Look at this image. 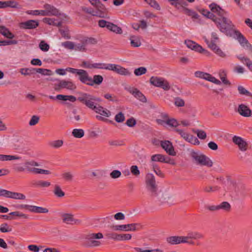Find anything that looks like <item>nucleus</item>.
Returning a JSON list of instances; mask_svg holds the SVG:
<instances>
[{
	"label": "nucleus",
	"instance_id": "obj_1",
	"mask_svg": "<svg viewBox=\"0 0 252 252\" xmlns=\"http://www.w3.org/2000/svg\"><path fill=\"white\" fill-rule=\"evenodd\" d=\"M209 8L211 11H204L203 14L212 19L221 32L228 34L233 28L234 25L228 18V12L215 3L210 4Z\"/></svg>",
	"mask_w": 252,
	"mask_h": 252
},
{
	"label": "nucleus",
	"instance_id": "obj_2",
	"mask_svg": "<svg viewBox=\"0 0 252 252\" xmlns=\"http://www.w3.org/2000/svg\"><path fill=\"white\" fill-rule=\"evenodd\" d=\"M93 66L94 68L113 71L121 75L130 76L131 75V72L127 69L117 64L95 63H94Z\"/></svg>",
	"mask_w": 252,
	"mask_h": 252
},
{
	"label": "nucleus",
	"instance_id": "obj_3",
	"mask_svg": "<svg viewBox=\"0 0 252 252\" xmlns=\"http://www.w3.org/2000/svg\"><path fill=\"white\" fill-rule=\"evenodd\" d=\"M189 155L193 162L197 164L209 167L213 166V161L198 151L191 150Z\"/></svg>",
	"mask_w": 252,
	"mask_h": 252
},
{
	"label": "nucleus",
	"instance_id": "obj_4",
	"mask_svg": "<svg viewBox=\"0 0 252 252\" xmlns=\"http://www.w3.org/2000/svg\"><path fill=\"white\" fill-rule=\"evenodd\" d=\"M77 99L92 110H94L97 105L98 104L96 102L101 101L99 98L87 93L80 94Z\"/></svg>",
	"mask_w": 252,
	"mask_h": 252
},
{
	"label": "nucleus",
	"instance_id": "obj_5",
	"mask_svg": "<svg viewBox=\"0 0 252 252\" xmlns=\"http://www.w3.org/2000/svg\"><path fill=\"white\" fill-rule=\"evenodd\" d=\"M219 39L218 34L213 32L211 33V41L209 40L207 38H204V41L207 44L208 47L210 48L214 53L221 57H225V54L220 48V47L215 43Z\"/></svg>",
	"mask_w": 252,
	"mask_h": 252
},
{
	"label": "nucleus",
	"instance_id": "obj_6",
	"mask_svg": "<svg viewBox=\"0 0 252 252\" xmlns=\"http://www.w3.org/2000/svg\"><path fill=\"white\" fill-rule=\"evenodd\" d=\"M145 182L147 190L152 195H156L158 191V187L154 174L151 173H147L145 176Z\"/></svg>",
	"mask_w": 252,
	"mask_h": 252
},
{
	"label": "nucleus",
	"instance_id": "obj_7",
	"mask_svg": "<svg viewBox=\"0 0 252 252\" xmlns=\"http://www.w3.org/2000/svg\"><path fill=\"white\" fill-rule=\"evenodd\" d=\"M149 81L151 85L156 87L161 88L165 91H168L170 88L169 82L162 77L152 76Z\"/></svg>",
	"mask_w": 252,
	"mask_h": 252
},
{
	"label": "nucleus",
	"instance_id": "obj_8",
	"mask_svg": "<svg viewBox=\"0 0 252 252\" xmlns=\"http://www.w3.org/2000/svg\"><path fill=\"white\" fill-rule=\"evenodd\" d=\"M175 131L178 133L181 137L187 142L195 145H198L200 142L198 139L190 134L188 131L183 129L176 128Z\"/></svg>",
	"mask_w": 252,
	"mask_h": 252
},
{
	"label": "nucleus",
	"instance_id": "obj_9",
	"mask_svg": "<svg viewBox=\"0 0 252 252\" xmlns=\"http://www.w3.org/2000/svg\"><path fill=\"white\" fill-rule=\"evenodd\" d=\"M103 238L102 233L98 232L97 233H90L86 237V242L90 247H97L100 245L99 241L97 239H100Z\"/></svg>",
	"mask_w": 252,
	"mask_h": 252
},
{
	"label": "nucleus",
	"instance_id": "obj_10",
	"mask_svg": "<svg viewBox=\"0 0 252 252\" xmlns=\"http://www.w3.org/2000/svg\"><path fill=\"white\" fill-rule=\"evenodd\" d=\"M139 226L140 225L138 223H131L112 225L110 228L113 231H135Z\"/></svg>",
	"mask_w": 252,
	"mask_h": 252
},
{
	"label": "nucleus",
	"instance_id": "obj_11",
	"mask_svg": "<svg viewBox=\"0 0 252 252\" xmlns=\"http://www.w3.org/2000/svg\"><path fill=\"white\" fill-rule=\"evenodd\" d=\"M185 44L188 48L195 52H198L199 53H204L206 55L209 54V52L207 50L192 40H186L185 41Z\"/></svg>",
	"mask_w": 252,
	"mask_h": 252
},
{
	"label": "nucleus",
	"instance_id": "obj_12",
	"mask_svg": "<svg viewBox=\"0 0 252 252\" xmlns=\"http://www.w3.org/2000/svg\"><path fill=\"white\" fill-rule=\"evenodd\" d=\"M94 111L99 115L96 116V118L99 121H104V117L108 118L111 115V113L108 109L99 104H97Z\"/></svg>",
	"mask_w": 252,
	"mask_h": 252
},
{
	"label": "nucleus",
	"instance_id": "obj_13",
	"mask_svg": "<svg viewBox=\"0 0 252 252\" xmlns=\"http://www.w3.org/2000/svg\"><path fill=\"white\" fill-rule=\"evenodd\" d=\"M204 237L203 234L197 231L189 230L187 232V235L185 236L186 238V243L189 244H193L194 242L192 240H198L202 239Z\"/></svg>",
	"mask_w": 252,
	"mask_h": 252
},
{
	"label": "nucleus",
	"instance_id": "obj_14",
	"mask_svg": "<svg viewBox=\"0 0 252 252\" xmlns=\"http://www.w3.org/2000/svg\"><path fill=\"white\" fill-rule=\"evenodd\" d=\"M154 196H157L158 200L162 203L172 204L174 202V199L172 195L167 192H157Z\"/></svg>",
	"mask_w": 252,
	"mask_h": 252
},
{
	"label": "nucleus",
	"instance_id": "obj_15",
	"mask_svg": "<svg viewBox=\"0 0 252 252\" xmlns=\"http://www.w3.org/2000/svg\"><path fill=\"white\" fill-rule=\"evenodd\" d=\"M154 196H157L158 200L162 203L172 204L174 202V199L172 195L167 192H157Z\"/></svg>",
	"mask_w": 252,
	"mask_h": 252
},
{
	"label": "nucleus",
	"instance_id": "obj_16",
	"mask_svg": "<svg viewBox=\"0 0 252 252\" xmlns=\"http://www.w3.org/2000/svg\"><path fill=\"white\" fill-rule=\"evenodd\" d=\"M195 76L196 77L205 79L216 85H219L221 84V82L219 80L207 73L202 71H196L195 72Z\"/></svg>",
	"mask_w": 252,
	"mask_h": 252
},
{
	"label": "nucleus",
	"instance_id": "obj_17",
	"mask_svg": "<svg viewBox=\"0 0 252 252\" xmlns=\"http://www.w3.org/2000/svg\"><path fill=\"white\" fill-rule=\"evenodd\" d=\"M160 145L168 155L172 156H176V153L170 141L168 140L161 141L160 142Z\"/></svg>",
	"mask_w": 252,
	"mask_h": 252
},
{
	"label": "nucleus",
	"instance_id": "obj_18",
	"mask_svg": "<svg viewBox=\"0 0 252 252\" xmlns=\"http://www.w3.org/2000/svg\"><path fill=\"white\" fill-rule=\"evenodd\" d=\"M236 39L244 48L250 49L252 52V47L246 38L239 32H236Z\"/></svg>",
	"mask_w": 252,
	"mask_h": 252
},
{
	"label": "nucleus",
	"instance_id": "obj_19",
	"mask_svg": "<svg viewBox=\"0 0 252 252\" xmlns=\"http://www.w3.org/2000/svg\"><path fill=\"white\" fill-rule=\"evenodd\" d=\"M232 141L238 146L241 151L245 152L247 150V143L242 137L234 136L232 138Z\"/></svg>",
	"mask_w": 252,
	"mask_h": 252
},
{
	"label": "nucleus",
	"instance_id": "obj_20",
	"mask_svg": "<svg viewBox=\"0 0 252 252\" xmlns=\"http://www.w3.org/2000/svg\"><path fill=\"white\" fill-rule=\"evenodd\" d=\"M186 238L185 236H174L167 238V242L171 245H177L181 243H186Z\"/></svg>",
	"mask_w": 252,
	"mask_h": 252
},
{
	"label": "nucleus",
	"instance_id": "obj_21",
	"mask_svg": "<svg viewBox=\"0 0 252 252\" xmlns=\"http://www.w3.org/2000/svg\"><path fill=\"white\" fill-rule=\"evenodd\" d=\"M237 112L241 116L244 117H249L252 115V111L251 109L244 104H241L238 106Z\"/></svg>",
	"mask_w": 252,
	"mask_h": 252
},
{
	"label": "nucleus",
	"instance_id": "obj_22",
	"mask_svg": "<svg viewBox=\"0 0 252 252\" xmlns=\"http://www.w3.org/2000/svg\"><path fill=\"white\" fill-rule=\"evenodd\" d=\"M63 221L68 224H75L79 222L73 218V215L70 213H63L61 215Z\"/></svg>",
	"mask_w": 252,
	"mask_h": 252
},
{
	"label": "nucleus",
	"instance_id": "obj_23",
	"mask_svg": "<svg viewBox=\"0 0 252 252\" xmlns=\"http://www.w3.org/2000/svg\"><path fill=\"white\" fill-rule=\"evenodd\" d=\"M128 92L131 94L135 97L140 101L145 102L147 99L144 94L137 89L135 88H129L128 89Z\"/></svg>",
	"mask_w": 252,
	"mask_h": 252
},
{
	"label": "nucleus",
	"instance_id": "obj_24",
	"mask_svg": "<svg viewBox=\"0 0 252 252\" xmlns=\"http://www.w3.org/2000/svg\"><path fill=\"white\" fill-rule=\"evenodd\" d=\"M38 25V21L35 20H30L21 23V27L26 29H35Z\"/></svg>",
	"mask_w": 252,
	"mask_h": 252
},
{
	"label": "nucleus",
	"instance_id": "obj_25",
	"mask_svg": "<svg viewBox=\"0 0 252 252\" xmlns=\"http://www.w3.org/2000/svg\"><path fill=\"white\" fill-rule=\"evenodd\" d=\"M43 7L46 16L57 15L59 14L58 10L51 5L46 4Z\"/></svg>",
	"mask_w": 252,
	"mask_h": 252
},
{
	"label": "nucleus",
	"instance_id": "obj_26",
	"mask_svg": "<svg viewBox=\"0 0 252 252\" xmlns=\"http://www.w3.org/2000/svg\"><path fill=\"white\" fill-rule=\"evenodd\" d=\"M78 75L79 76V80L81 82L89 85V83L91 81V77L89 76L86 70L80 69Z\"/></svg>",
	"mask_w": 252,
	"mask_h": 252
},
{
	"label": "nucleus",
	"instance_id": "obj_27",
	"mask_svg": "<svg viewBox=\"0 0 252 252\" xmlns=\"http://www.w3.org/2000/svg\"><path fill=\"white\" fill-rule=\"evenodd\" d=\"M56 99L61 101H69L74 102L76 101L77 98L73 95L58 94L56 96Z\"/></svg>",
	"mask_w": 252,
	"mask_h": 252
},
{
	"label": "nucleus",
	"instance_id": "obj_28",
	"mask_svg": "<svg viewBox=\"0 0 252 252\" xmlns=\"http://www.w3.org/2000/svg\"><path fill=\"white\" fill-rule=\"evenodd\" d=\"M7 198L18 200H24L26 199V196L21 193L8 191Z\"/></svg>",
	"mask_w": 252,
	"mask_h": 252
},
{
	"label": "nucleus",
	"instance_id": "obj_29",
	"mask_svg": "<svg viewBox=\"0 0 252 252\" xmlns=\"http://www.w3.org/2000/svg\"><path fill=\"white\" fill-rule=\"evenodd\" d=\"M29 208H30V212L34 213H47L49 211L46 208L33 205H31V207H29Z\"/></svg>",
	"mask_w": 252,
	"mask_h": 252
},
{
	"label": "nucleus",
	"instance_id": "obj_30",
	"mask_svg": "<svg viewBox=\"0 0 252 252\" xmlns=\"http://www.w3.org/2000/svg\"><path fill=\"white\" fill-rule=\"evenodd\" d=\"M22 158L16 155H5L0 154V161H10L12 160H20Z\"/></svg>",
	"mask_w": 252,
	"mask_h": 252
},
{
	"label": "nucleus",
	"instance_id": "obj_31",
	"mask_svg": "<svg viewBox=\"0 0 252 252\" xmlns=\"http://www.w3.org/2000/svg\"><path fill=\"white\" fill-rule=\"evenodd\" d=\"M63 88L70 91H73L76 89V85L71 80H63Z\"/></svg>",
	"mask_w": 252,
	"mask_h": 252
},
{
	"label": "nucleus",
	"instance_id": "obj_32",
	"mask_svg": "<svg viewBox=\"0 0 252 252\" xmlns=\"http://www.w3.org/2000/svg\"><path fill=\"white\" fill-rule=\"evenodd\" d=\"M0 33L7 38L12 39L14 35L4 26H0Z\"/></svg>",
	"mask_w": 252,
	"mask_h": 252
},
{
	"label": "nucleus",
	"instance_id": "obj_33",
	"mask_svg": "<svg viewBox=\"0 0 252 252\" xmlns=\"http://www.w3.org/2000/svg\"><path fill=\"white\" fill-rule=\"evenodd\" d=\"M24 165L26 168V170L31 172V170H32L33 167L36 166H40V164L38 162L34 161V160H31L29 161H27L24 163Z\"/></svg>",
	"mask_w": 252,
	"mask_h": 252
},
{
	"label": "nucleus",
	"instance_id": "obj_34",
	"mask_svg": "<svg viewBox=\"0 0 252 252\" xmlns=\"http://www.w3.org/2000/svg\"><path fill=\"white\" fill-rule=\"evenodd\" d=\"M103 78L100 75H95L94 76L93 79L91 78L90 82L89 83V86H93L94 84L100 85L102 83Z\"/></svg>",
	"mask_w": 252,
	"mask_h": 252
},
{
	"label": "nucleus",
	"instance_id": "obj_35",
	"mask_svg": "<svg viewBox=\"0 0 252 252\" xmlns=\"http://www.w3.org/2000/svg\"><path fill=\"white\" fill-rule=\"evenodd\" d=\"M129 40L131 45L134 47H138L141 44L140 38L138 36H131L129 38Z\"/></svg>",
	"mask_w": 252,
	"mask_h": 252
},
{
	"label": "nucleus",
	"instance_id": "obj_36",
	"mask_svg": "<svg viewBox=\"0 0 252 252\" xmlns=\"http://www.w3.org/2000/svg\"><path fill=\"white\" fill-rule=\"evenodd\" d=\"M43 22L51 26H60L61 25L60 21L54 18H44Z\"/></svg>",
	"mask_w": 252,
	"mask_h": 252
},
{
	"label": "nucleus",
	"instance_id": "obj_37",
	"mask_svg": "<svg viewBox=\"0 0 252 252\" xmlns=\"http://www.w3.org/2000/svg\"><path fill=\"white\" fill-rule=\"evenodd\" d=\"M51 185V183L49 181L44 180H37L34 183V186L36 187L40 188H48Z\"/></svg>",
	"mask_w": 252,
	"mask_h": 252
},
{
	"label": "nucleus",
	"instance_id": "obj_38",
	"mask_svg": "<svg viewBox=\"0 0 252 252\" xmlns=\"http://www.w3.org/2000/svg\"><path fill=\"white\" fill-rule=\"evenodd\" d=\"M182 11H183L185 14L191 17L193 19H198L199 18L198 14L191 9L187 8H183Z\"/></svg>",
	"mask_w": 252,
	"mask_h": 252
},
{
	"label": "nucleus",
	"instance_id": "obj_39",
	"mask_svg": "<svg viewBox=\"0 0 252 252\" xmlns=\"http://www.w3.org/2000/svg\"><path fill=\"white\" fill-rule=\"evenodd\" d=\"M27 14L33 15V16H46V13L44 12V10H30L26 11Z\"/></svg>",
	"mask_w": 252,
	"mask_h": 252
},
{
	"label": "nucleus",
	"instance_id": "obj_40",
	"mask_svg": "<svg viewBox=\"0 0 252 252\" xmlns=\"http://www.w3.org/2000/svg\"><path fill=\"white\" fill-rule=\"evenodd\" d=\"M165 156L161 154H155L151 156V160L153 162H163L165 161Z\"/></svg>",
	"mask_w": 252,
	"mask_h": 252
},
{
	"label": "nucleus",
	"instance_id": "obj_41",
	"mask_svg": "<svg viewBox=\"0 0 252 252\" xmlns=\"http://www.w3.org/2000/svg\"><path fill=\"white\" fill-rule=\"evenodd\" d=\"M84 131L81 128H75L72 130V135L76 138H81L84 136Z\"/></svg>",
	"mask_w": 252,
	"mask_h": 252
},
{
	"label": "nucleus",
	"instance_id": "obj_42",
	"mask_svg": "<svg viewBox=\"0 0 252 252\" xmlns=\"http://www.w3.org/2000/svg\"><path fill=\"white\" fill-rule=\"evenodd\" d=\"M53 192L58 197H62L64 196V192L62 190L60 186L56 185L54 187Z\"/></svg>",
	"mask_w": 252,
	"mask_h": 252
},
{
	"label": "nucleus",
	"instance_id": "obj_43",
	"mask_svg": "<svg viewBox=\"0 0 252 252\" xmlns=\"http://www.w3.org/2000/svg\"><path fill=\"white\" fill-rule=\"evenodd\" d=\"M35 68H22L20 69V72L23 75H30L34 73Z\"/></svg>",
	"mask_w": 252,
	"mask_h": 252
},
{
	"label": "nucleus",
	"instance_id": "obj_44",
	"mask_svg": "<svg viewBox=\"0 0 252 252\" xmlns=\"http://www.w3.org/2000/svg\"><path fill=\"white\" fill-rule=\"evenodd\" d=\"M108 30L117 33L121 34L122 33V29L113 23H110L109 26H108Z\"/></svg>",
	"mask_w": 252,
	"mask_h": 252
},
{
	"label": "nucleus",
	"instance_id": "obj_45",
	"mask_svg": "<svg viewBox=\"0 0 252 252\" xmlns=\"http://www.w3.org/2000/svg\"><path fill=\"white\" fill-rule=\"evenodd\" d=\"M63 144V140H56L51 141L49 145L50 146L55 149H58L61 148Z\"/></svg>",
	"mask_w": 252,
	"mask_h": 252
},
{
	"label": "nucleus",
	"instance_id": "obj_46",
	"mask_svg": "<svg viewBox=\"0 0 252 252\" xmlns=\"http://www.w3.org/2000/svg\"><path fill=\"white\" fill-rule=\"evenodd\" d=\"M106 236L108 239L119 241L120 234L113 232H107L106 234Z\"/></svg>",
	"mask_w": 252,
	"mask_h": 252
},
{
	"label": "nucleus",
	"instance_id": "obj_47",
	"mask_svg": "<svg viewBox=\"0 0 252 252\" xmlns=\"http://www.w3.org/2000/svg\"><path fill=\"white\" fill-rule=\"evenodd\" d=\"M134 250L136 252H163V251L159 249H144L141 248H134Z\"/></svg>",
	"mask_w": 252,
	"mask_h": 252
},
{
	"label": "nucleus",
	"instance_id": "obj_48",
	"mask_svg": "<svg viewBox=\"0 0 252 252\" xmlns=\"http://www.w3.org/2000/svg\"><path fill=\"white\" fill-rule=\"evenodd\" d=\"M5 8L10 7L13 8H19V3L14 0H7L5 1Z\"/></svg>",
	"mask_w": 252,
	"mask_h": 252
},
{
	"label": "nucleus",
	"instance_id": "obj_49",
	"mask_svg": "<svg viewBox=\"0 0 252 252\" xmlns=\"http://www.w3.org/2000/svg\"><path fill=\"white\" fill-rule=\"evenodd\" d=\"M238 90L240 94L252 97V94L242 86H238Z\"/></svg>",
	"mask_w": 252,
	"mask_h": 252
},
{
	"label": "nucleus",
	"instance_id": "obj_50",
	"mask_svg": "<svg viewBox=\"0 0 252 252\" xmlns=\"http://www.w3.org/2000/svg\"><path fill=\"white\" fill-rule=\"evenodd\" d=\"M167 126L172 127H176L180 126L179 122L174 118L167 119Z\"/></svg>",
	"mask_w": 252,
	"mask_h": 252
},
{
	"label": "nucleus",
	"instance_id": "obj_51",
	"mask_svg": "<svg viewBox=\"0 0 252 252\" xmlns=\"http://www.w3.org/2000/svg\"><path fill=\"white\" fill-rule=\"evenodd\" d=\"M37 73H40L43 75L50 76L52 75L53 73L50 69L44 68H35V70Z\"/></svg>",
	"mask_w": 252,
	"mask_h": 252
},
{
	"label": "nucleus",
	"instance_id": "obj_52",
	"mask_svg": "<svg viewBox=\"0 0 252 252\" xmlns=\"http://www.w3.org/2000/svg\"><path fill=\"white\" fill-rule=\"evenodd\" d=\"M147 72V69L145 67H139L138 68H135L134 70V74L135 76H139L144 74Z\"/></svg>",
	"mask_w": 252,
	"mask_h": 252
},
{
	"label": "nucleus",
	"instance_id": "obj_53",
	"mask_svg": "<svg viewBox=\"0 0 252 252\" xmlns=\"http://www.w3.org/2000/svg\"><path fill=\"white\" fill-rule=\"evenodd\" d=\"M39 48L43 52H47L49 50L50 46L45 41L42 40L39 44Z\"/></svg>",
	"mask_w": 252,
	"mask_h": 252
},
{
	"label": "nucleus",
	"instance_id": "obj_54",
	"mask_svg": "<svg viewBox=\"0 0 252 252\" xmlns=\"http://www.w3.org/2000/svg\"><path fill=\"white\" fill-rule=\"evenodd\" d=\"M115 120L118 123L123 122L125 120L124 114L122 112H119L115 116Z\"/></svg>",
	"mask_w": 252,
	"mask_h": 252
},
{
	"label": "nucleus",
	"instance_id": "obj_55",
	"mask_svg": "<svg viewBox=\"0 0 252 252\" xmlns=\"http://www.w3.org/2000/svg\"><path fill=\"white\" fill-rule=\"evenodd\" d=\"M12 230V228L6 223L1 224L0 226V231L2 233L9 232Z\"/></svg>",
	"mask_w": 252,
	"mask_h": 252
},
{
	"label": "nucleus",
	"instance_id": "obj_56",
	"mask_svg": "<svg viewBox=\"0 0 252 252\" xmlns=\"http://www.w3.org/2000/svg\"><path fill=\"white\" fill-rule=\"evenodd\" d=\"M57 82L54 84V89L55 91H59L62 89H63V80L56 79Z\"/></svg>",
	"mask_w": 252,
	"mask_h": 252
},
{
	"label": "nucleus",
	"instance_id": "obj_57",
	"mask_svg": "<svg viewBox=\"0 0 252 252\" xmlns=\"http://www.w3.org/2000/svg\"><path fill=\"white\" fill-rule=\"evenodd\" d=\"M40 118L37 115H33L29 123L30 126H33L36 125L39 121Z\"/></svg>",
	"mask_w": 252,
	"mask_h": 252
},
{
	"label": "nucleus",
	"instance_id": "obj_58",
	"mask_svg": "<svg viewBox=\"0 0 252 252\" xmlns=\"http://www.w3.org/2000/svg\"><path fill=\"white\" fill-rule=\"evenodd\" d=\"M130 171L131 174L136 177L139 176L140 174V171L137 165H132L130 167Z\"/></svg>",
	"mask_w": 252,
	"mask_h": 252
},
{
	"label": "nucleus",
	"instance_id": "obj_59",
	"mask_svg": "<svg viewBox=\"0 0 252 252\" xmlns=\"http://www.w3.org/2000/svg\"><path fill=\"white\" fill-rule=\"evenodd\" d=\"M174 104L177 107H183L185 103V101L179 97H177L174 98Z\"/></svg>",
	"mask_w": 252,
	"mask_h": 252
},
{
	"label": "nucleus",
	"instance_id": "obj_60",
	"mask_svg": "<svg viewBox=\"0 0 252 252\" xmlns=\"http://www.w3.org/2000/svg\"><path fill=\"white\" fill-rule=\"evenodd\" d=\"M193 131L197 134V137L200 139H205L207 137L206 132L202 130L196 129Z\"/></svg>",
	"mask_w": 252,
	"mask_h": 252
},
{
	"label": "nucleus",
	"instance_id": "obj_61",
	"mask_svg": "<svg viewBox=\"0 0 252 252\" xmlns=\"http://www.w3.org/2000/svg\"><path fill=\"white\" fill-rule=\"evenodd\" d=\"M218 205L219 210L221 209L225 211H228L230 209V205L227 202H223Z\"/></svg>",
	"mask_w": 252,
	"mask_h": 252
},
{
	"label": "nucleus",
	"instance_id": "obj_62",
	"mask_svg": "<svg viewBox=\"0 0 252 252\" xmlns=\"http://www.w3.org/2000/svg\"><path fill=\"white\" fill-rule=\"evenodd\" d=\"M62 45L66 49L72 50L74 49L75 44L71 41H66L62 43Z\"/></svg>",
	"mask_w": 252,
	"mask_h": 252
},
{
	"label": "nucleus",
	"instance_id": "obj_63",
	"mask_svg": "<svg viewBox=\"0 0 252 252\" xmlns=\"http://www.w3.org/2000/svg\"><path fill=\"white\" fill-rule=\"evenodd\" d=\"M9 215L17 216L25 219H28L29 218L28 215L18 211L11 212Z\"/></svg>",
	"mask_w": 252,
	"mask_h": 252
},
{
	"label": "nucleus",
	"instance_id": "obj_64",
	"mask_svg": "<svg viewBox=\"0 0 252 252\" xmlns=\"http://www.w3.org/2000/svg\"><path fill=\"white\" fill-rule=\"evenodd\" d=\"M122 173L120 171L118 170H114L112 171L110 174V177L113 179H117L121 177Z\"/></svg>",
	"mask_w": 252,
	"mask_h": 252
}]
</instances>
